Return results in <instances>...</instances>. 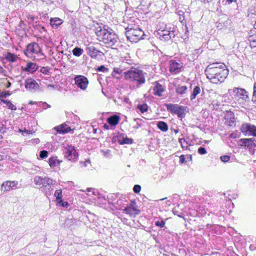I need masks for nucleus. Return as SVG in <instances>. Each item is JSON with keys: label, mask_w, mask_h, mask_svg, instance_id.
I'll return each instance as SVG.
<instances>
[{"label": "nucleus", "mask_w": 256, "mask_h": 256, "mask_svg": "<svg viewBox=\"0 0 256 256\" xmlns=\"http://www.w3.org/2000/svg\"><path fill=\"white\" fill-rule=\"evenodd\" d=\"M252 101L254 103L256 104V82L254 83V92L252 98Z\"/></svg>", "instance_id": "40"}, {"label": "nucleus", "mask_w": 256, "mask_h": 256, "mask_svg": "<svg viewBox=\"0 0 256 256\" xmlns=\"http://www.w3.org/2000/svg\"><path fill=\"white\" fill-rule=\"evenodd\" d=\"M207 78L213 84L222 82L228 76V70L223 63H213L210 64L205 70Z\"/></svg>", "instance_id": "1"}, {"label": "nucleus", "mask_w": 256, "mask_h": 256, "mask_svg": "<svg viewBox=\"0 0 256 256\" xmlns=\"http://www.w3.org/2000/svg\"><path fill=\"white\" fill-rule=\"evenodd\" d=\"M38 68V66L36 65V64L33 63L32 62H29L27 63L26 67H22V70L24 71L32 72L37 70Z\"/></svg>", "instance_id": "19"}, {"label": "nucleus", "mask_w": 256, "mask_h": 256, "mask_svg": "<svg viewBox=\"0 0 256 256\" xmlns=\"http://www.w3.org/2000/svg\"><path fill=\"white\" fill-rule=\"evenodd\" d=\"M186 106H180L178 108L177 110L176 114L179 118H182L186 116Z\"/></svg>", "instance_id": "22"}, {"label": "nucleus", "mask_w": 256, "mask_h": 256, "mask_svg": "<svg viewBox=\"0 0 256 256\" xmlns=\"http://www.w3.org/2000/svg\"><path fill=\"white\" fill-rule=\"evenodd\" d=\"M10 95L9 91H4L1 92L0 97L6 98L8 96Z\"/></svg>", "instance_id": "52"}, {"label": "nucleus", "mask_w": 256, "mask_h": 256, "mask_svg": "<svg viewBox=\"0 0 256 256\" xmlns=\"http://www.w3.org/2000/svg\"><path fill=\"white\" fill-rule=\"evenodd\" d=\"M201 92L200 88L198 85L196 86L190 96V100H194L196 97V96L200 94Z\"/></svg>", "instance_id": "23"}, {"label": "nucleus", "mask_w": 256, "mask_h": 256, "mask_svg": "<svg viewBox=\"0 0 256 256\" xmlns=\"http://www.w3.org/2000/svg\"><path fill=\"white\" fill-rule=\"evenodd\" d=\"M221 160L224 162H228L230 160V156L227 155L221 156L220 158Z\"/></svg>", "instance_id": "48"}, {"label": "nucleus", "mask_w": 256, "mask_h": 256, "mask_svg": "<svg viewBox=\"0 0 256 256\" xmlns=\"http://www.w3.org/2000/svg\"><path fill=\"white\" fill-rule=\"evenodd\" d=\"M120 120V118L118 116L113 115L108 118L107 122L111 126H116L118 124Z\"/></svg>", "instance_id": "20"}, {"label": "nucleus", "mask_w": 256, "mask_h": 256, "mask_svg": "<svg viewBox=\"0 0 256 256\" xmlns=\"http://www.w3.org/2000/svg\"><path fill=\"white\" fill-rule=\"evenodd\" d=\"M141 190V186L140 185L138 184H135L133 188V190L134 192L138 194L140 192Z\"/></svg>", "instance_id": "45"}, {"label": "nucleus", "mask_w": 256, "mask_h": 256, "mask_svg": "<svg viewBox=\"0 0 256 256\" xmlns=\"http://www.w3.org/2000/svg\"><path fill=\"white\" fill-rule=\"evenodd\" d=\"M172 212L174 215H176L179 217H182V216L178 214V211L176 210H174Z\"/></svg>", "instance_id": "63"}, {"label": "nucleus", "mask_w": 256, "mask_h": 256, "mask_svg": "<svg viewBox=\"0 0 256 256\" xmlns=\"http://www.w3.org/2000/svg\"><path fill=\"white\" fill-rule=\"evenodd\" d=\"M49 186V188H48V190H46V194H47V195H51L53 189L52 188H51V186Z\"/></svg>", "instance_id": "55"}, {"label": "nucleus", "mask_w": 256, "mask_h": 256, "mask_svg": "<svg viewBox=\"0 0 256 256\" xmlns=\"http://www.w3.org/2000/svg\"><path fill=\"white\" fill-rule=\"evenodd\" d=\"M124 210L126 214H132L134 212L135 214H138L140 210L137 209L136 200H132L130 203L126 206Z\"/></svg>", "instance_id": "14"}, {"label": "nucleus", "mask_w": 256, "mask_h": 256, "mask_svg": "<svg viewBox=\"0 0 256 256\" xmlns=\"http://www.w3.org/2000/svg\"><path fill=\"white\" fill-rule=\"evenodd\" d=\"M11 85H12L11 82H9L8 80H7V83L6 84V88H9L10 87Z\"/></svg>", "instance_id": "64"}, {"label": "nucleus", "mask_w": 256, "mask_h": 256, "mask_svg": "<svg viewBox=\"0 0 256 256\" xmlns=\"http://www.w3.org/2000/svg\"><path fill=\"white\" fill-rule=\"evenodd\" d=\"M126 64H128L130 65H131L132 64V60H126V62H123L122 64L124 65Z\"/></svg>", "instance_id": "61"}, {"label": "nucleus", "mask_w": 256, "mask_h": 256, "mask_svg": "<svg viewBox=\"0 0 256 256\" xmlns=\"http://www.w3.org/2000/svg\"><path fill=\"white\" fill-rule=\"evenodd\" d=\"M84 52V50L78 47L74 48L72 50V54L76 56H80Z\"/></svg>", "instance_id": "32"}, {"label": "nucleus", "mask_w": 256, "mask_h": 256, "mask_svg": "<svg viewBox=\"0 0 256 256\" xmlns=\"http://www.w3.org/2000/svg\"><path fill=\"white\" fill-rule=\"evenodd\" d=\"M169 30H159L158 32V35L159 36V38L161 40L166 41L168 34Z\"/></svg>", "instance_id": "25"}, {"label": "nucleus", "mask_w": 256, "mask_h": 256, "mask_svg": "<svg viewBox=\"0 0 256 256\" xmlns=\"http://www.w3.org/2000/svg\"><path fill=\"white\" fill-rule=\"evenodd\" d=\"M64 154L65 158L72 162L78 160V154L76 152L74 147L72 145H67L63 146Z\"/></svg>", "instance_id": "7"}, {"label": "nucleus", "mask_w": 256, "mask_h": 256, "mask_svg": "<svg viewBox=\"0 0 256 256\" xmlns=\"http://www.w3.org/2000/svg\"><path fill=\"white\" fill-rule=\"evenodd\" d=\"M124 78L127 80L136 82L138 85H142L145 82L146 73L142 70L134 68L132 66L130 69L124 72Z\"/></svg>", "instance_id": "2"}, {"label": "nucleus", "mask_w": 256, "mask_h": 256, "mask_svg": "<svg viewBox=\"0 0 256 256\" xmlns=\"http://www.w3.org/2000/svg\"><path fill=\"white\" fill-rule=\"evenodd\" d=\"M238 143L242 146L250 147L252 146L248 138H241L238 140Z\"/></svg>", "instance_id": "31"}, {"label": "nucleus", "mask_w": 256, "mask_h": 256, "mask_svg": "<svg viewBox=\"0 0 256 256\" xmlns=\"http://www.w3.org/2000/svg\"><path fill=\"white\" fill-rule=\"evenodd\" d=\"M62 24V20L59 18H52L50 20V24L52 26L54 27H57L60 26Z\"/></svg>", "instance_id": "28"}, {"label": "nucleus", "mask_w": 256, "mask_h": 256, "mask_svg": "<svg viewBox=\"0 0 256 256\" xmlns=\"http://www.w3.org/2000/svg\"><path fill=\"white\" fill-rule=\"evenodd\" d=\"M76 222V220L72 218H68L64 223V226L70 227Z\"/></svg>", "instance_id": "35"}, {"label": "nucleus", "mask_w": 256, "mask_h": 256, "mask_svg": "<svg viewBox=\"0 0 256 256\" xmlns=\"http://www.w3.org/2000/svg\"><path fill=\"white\" fill-rule=\"evenodd\" d=\"M39 168L36 166H32V168H28L27 172L30 174L36 173Z\"/></svg>", "instance_id": "38"}, {"label": "nucleus", "mask_w": 256, "mask_h": 256, "mask_svg": "<svg viewBox=\"0 0 256 256\" xmlns=\"http://www.w3.org/2000/svg\"><path fill=\"white\" fill-rule=\"evenodd\" d=\"M34 182L36 185L38 186L44 190H46L48 186L54 185L56 184V181L47 176L42 178L37 176L34 178Z\"/></svg>", "instance_id": "6"}, {"label": "nucleus", "mask_w": 256, "mask_h": 256, "mask_svg": "<svg viewBox=\"0 0 256 256\" xmlns=\"http://www.w3.org/2000/svg\"><path fill=\"white\" fill-rule=\"evenodd\" d=\"M188 87L186 86H182L178 84L176 87V93L182 97H184L187 93Z\"/></svg>", "instance_id": "18"}, {"label": "nucleus", "mask_w": 256, "mask_h": 256, "mask_svg": "<svg viewBox=\"0 0 256 256\" xmlns=\"http://www.w3.org/2000/svg\"><path fill=\"white\" fill-rule=\"evenodd\" d=\"M178 14L179 15V20L181 22H183L184 20V12L182 10H179L178 12Z\"/></svg>", "instance_id": "43"}, {"label": "nucleus", "mask_w": 256, "mask_h": 256, "mask_svg": "<svg viewBox=\"0 0 256 256\" xmlns=\"http://www.w3.org/2000/svg\"><path fill=\"white\" fill-rule=\"evenodd\" d=\"M58 204L64 208H67L68 206V203L67 202L64 201L62 199L58 201Z\"/></svg>", "instance_id": "44"}, {"label": "nucleus", "mask_w": 256, "mask_h": 256, "mask_svg": "<svg viewBox=\"0 0 256 256\" xmlns=\"http://www.w3.org/2000/svg\"><path fill=\"white\" fill-rule=\"evenodd\" d=\"M75 84L78 87L82 90H85L88 84V80L87 78L84 76L78 75L74 78Z\"/></svg>", "instance_id": "10"}, {"label": "nucleus", "mask_w": 256, "mask_h": 256, "mask_svg": "<svg viewBox=\"0 0 256 256\" xmlns=\"http://www.w3.org/2000/svg\"><path fill=\"white\" fill-rule=\"evenodd\" d=\"M98 72H108V68H106L104 66L102 65L97 68Z\"/></svg>", "instance_id": "46"}, {"label": "nucleus", "mask_w": 256, "mask_h": 256, "mask_svg": "<svg viewBox=\"0 0 256 256\" xmlns=\"http://www.w3.org/2000/svg\"><path fill=\"white\" fill-rule=\"evenodd\" d=\"M49 164L51 168H54L58 164H60V162L56 158L52 157L49 158Z\"/></svg>", "instance_id": "29"}, {"label": "nucleus", "mask_w": 256, "mask_h": 256, "mask_svg": "<svg viewBox=\"0 0 256 256\" xmlns=\"http://www.w3.org/2000/svg\"><path fill=\"white\" fill-rule=\"evenodd\" d=\"M232 92L239 99H242L244 101H248L249 100L248 93L244 88H234Z\"/></svg>", "instance_id": "9"}, {"label": "nucleus", "mask_w": 256, "mask_h": 256, "mask_svg": "<svg viewBox=\"0 0 256 256\" xmlns=\"http://www.w3.org/2000/svg\"><path fill=\"white\" fill-rule=\"evenodd\" d=\"M158 128L162 132H166L168 129V124L163 121H159L157 123Z\"/></svg>", "instance_id": "24"}, {"label": "nucleus", "mask_w": 256, "mask_h": 256, "mask_svg": "<svg viewBox=\"0 0 256 256\" xmlns=\"http://www.w3.org/2000/svg\"><path fill=\"white\" fill-rule=\"evenodd\" d=\"M256 10L254 8H250L248 10V16H252V14H256Z\"/></svg>", "instance_id": "53"}, {"label": "nucleus", "mask_w": 256, "mask_h": 256, "mask_svg": "<svg viewBox=\"0 0 256 256\" xmlns=\"http://www.w3.org/2000/svg\"><path fill=\"white\" fill-rule=\"evenodd\" d=\"M198 152L200 154H206L207 152L204 147L200 146L198 148Z\"/></svg>", "instance_id": "47"}, {"label": "nucleus", "mask_w": 256, "mask_h": 256, "mask_svg": "<svg viewBox=\"0 0 256 256\" xmlns=\"http://www.w3.org/2000/svg\"><path fill=\"white\" fill-rule=\"evenodd\" d=\"M240 130L245 136H256V126L253 124L248 123L244 124L241 126Z\"/></svg>", "instance_id": "8"}, {"label": "nucleus", "mask_w": 256, "mask_h": 256, "mask_svg": "<svg viewBox=\"0 0 256 256\" xmlns=\"http://www.w3.org/2000/svg\"><path fill=\"white\" fill-rule=\"evenodd\" d=\"M54 196L56 198V200H60L62 199V190L61 189L56 190Z\"/></svg>", "instance_id": "36"}, {"label": "nucleus", "mask_w": 256, "mask_h": 256, "mask_svg": "<svg viewBox=\"0 0 256 256\" xmlns=\"http://www.w3.org/2000/svg\"><path fill=\"white\" fill-rule=\"evenodd\" d=\"M137 108L142 112L144 113L147 112L148 106L146 104H139L137 106Z\"/></svg>", "instance_id": "34"}, {"label": "nucleus", "mask_w": 256, "mask_h": 256, "mask_svg": "<svg viewBox=\"0 0 256 256\" xmlns=\"http://www.w3.org/2000/svg\"><path fill=\"white\" fill-rule=\"evenodd\" d=\"M178 142L181 144L182 148H184V144L186 142V140L183 138H181L178 139Z\"/></svg>", "instance_id": "58"}, {"label": "nucleus", "mask_w": 256, "mask_h": 256, "mask_svg": "<svg viewBox=\"0 0 256 256\" xmlns=\"http://www.w3.org/2000/svg\"><path fill=\"white\" fill-rule=\"evenodd\" d=\"M25 88L30 91H32L39 88L38 84L32 78H27L25 80Z\"/></svg>", "instance_id": "15"}, {"label": "nucleus", "mask_w": 256, "mask_h": 256, "mask_svg": "<svg viewBox=\"0 0 256 256\" xmlns=\"http://www.w3.org/2000/svg\"><path fill=\"white\" fill-rule=\"evenodd\" d=\"M18 182L17 181H6L2 183L1 186L2 190L6 192L17 188Z\"/></svg>", "instance_id": "13"}, {"label": "nucleus", "mask_w": 256, "mask_h": 256, "mask_svg": "<svg viewBox=\"0 0 256 256\" xmlns=\"http://www.w3.org/2000/svg\"><path fill=\"white\" fill-rule=\"evenodd\" d=\"M166 41L171 39L172 38H174L175 36V31L172 30V31L168 32V34Z\"/></svg>", "instance_id": "42"}, {"label": "nucleus", "mask_w": 256, "mask_h": 256, "mask_svg": "<svg viewBox=\"0 0 256 256\" xmlns=\"http://www.w3.org/2000/svg\"><path fill=\"white\" fill-rule=\"evenodd\" d=\"M48 152L46 150H42L40 152V157L42 159H44L48 157Z\"/></svg>", "instance_id": "39"}, {"label": "nucleus", "mask_w": 256, "mask_h": 256, "mask_svg": "<svg viewBox=\"0 0 256 256\" xmlns=\"http://www.w3.org/2000/svg\"><path fill=\"white\" fill-rule=\"evenodd\" d=\"M248 142L251 144V146H252V144L254 145V144H255L254 142L256 141V140L254 138H248Z\"/></svg>", "instance_id": "60"}, {"label": "nucleus", "mask_w": 256, "mask_h": 256, "mask_svg": "<svg viewBox=\"0 0 256 256\" xmlns=\"http://www.w3.org/2000/svg\"><path fill=\"white\" fill-rule=\"evenodd\" d=\"M43 2L46 4H50L53 3L54 0H42Z\"/></svg>", "instance_id": "57"}, {"label": "nucleus", "mask_w": 256, "mask_h": 256, "mask_svg": "<svg viewBox=\"0 0 256 256\" xmlns=\"http://www.w3.org/2000/svg\"><path fill=\"white\" fill-rule=\"evenodd\" d=\"M248 40L252 48H256V34L249 36Z\"/></svg>", "instance_id": "30"}, {"label": "nucleus", "mask_w": 256, "mask_h": 256, "mask_svg": "<svg viewBox=\"0 0 256 256\" xmlns=\"http://www.w3.org/2000/svg\"><path fill=\"white\" fill-rule=\"evenodd\" d=\"M155 225L160 228H163L165 225V222L162 220H161L156 221L155 222Z\"/></svg>", "instance_id": "41"}, {"label": "nucleus", "mask_w": 256, "mask_h": 256, "mask_svg": "<svg viewBox=\"0 0 256 256\" xmlns=\"http://www.w3.org/2000/svg\"><path fill=\"white\" fill-rule=\"evenodd\" d=\"M134 122H136V125L134 126V129H138L142 126V120L140 118H135L134 120Z\"/></svg>", "instance_id": "37"}, {"label": "nucleus", "mask_w": 256, "mask_h": 256, "mask_svg": "<svg viewBox=\"0 0 256 256\" xmlns=\"http://www.w3.org/2000/svg\"><path fill=\"white\" fill-rule=\"evenodd\" d=\"M25 26H26V24L24 22L22 21H20L19 24H18V26L22 29V30H24L25 28Z\"/></svg>", "instance_id": "56"}, {"label": "nucleus", "mask_w": 256, "mask_h": 256, "mask_svg": "<svg viewBox=\"0 0 256 256\" xmlns=\"http://www.w3.org/2000/svg\"><path fill=\"white\" fill-rule=\"evenodd\" d=\"M17 58L18 56L11 52H7L5 55V59L12 62H16Z\"/></svg>", "instance_id": "26"}, {"label": "nucleus", "mask_w": 256, "mask_h": 256, "mask_svg": "<svg viewBox=\"0 0 256 256\" xmlns=\"http://www.w3.org/2000/svg\"><path fill=\"white\" fill-rule=\"evenodd\" d=\"M97 36L101 38L102 42L109 46H116L118 43V38L114 32H110L106 29L102 30L96 32Z\"/></svg>", "instance_id": "4"}, {"label": "nucleus", "mask_w": 256, "mask_h": 256, "mask_svg": "<svg viewBox=\"0 0 256 256\" xmlns=\"http://www.w3.org/2000/svg\"><path fill=\"white\" fill-rule=\"evenodd\" d=\"M125 30L127 39L132 42H137L140 40H144L146 36L144 32L139 28H134L128 25Z\"/></svg>", "instance_id": "3"}, {"label": "nucleus", "mask_w": 256, "mask_h": 256, "mask_svg": "<svg viewBox=\"0 0 256 256\" xmlns=\"http://www.w3.org/2000/svg\"><path fill=\"white\" fill-rule=\"evenodd\" d=\"M118 142L120 144H132L133 142V140L128 137L124 138L123 136L122 139L120 138L118 140Z\"/></svg>", "instance_id": "27"}, {"label": "nucleus", "mask_w": 256, "mask_h": 256, "mask_svg": "<svg viewBox=\"0 0 256 256\" xmlns=\"http://www.w3.org/2000/svg\"><path fill=\"white\" fill-rule=\"evenodd\" d=\"M154 94L158 96H162V93L164 91V88L158 82H155L154 86L153 88Z\"/></svg>", "instance_id": "17"}, {"label": "nucleus", "mask_w": 256, "mask_h": 256, "mask_svg": "<svg viewBox=\"0 0 256 256\" xmlns=\"http://www.w3.org/2000/svg\"><path fill=\"white\" fill-rule=\"evenodd\" d=\"M234 122L235 118L234 116H232V114H231V116H230L228 120V125L232 126Z\"/></svg>", "instance_id": "49"}, {"label": "nucleus", "mask_w": 256, "mask_h": 256, "mask_svg": "<svg viewBox=\"0 0 256 256\" xmlns=\"http://www.w3.org/2000/svg\"><path fill=\"white\" fill-rule=\"evenodd\" d=\"M110 150H101V152L102 153L104 156L106 157H109L110 156Z\"/></svg>", "instance_id": "50"}, {"label": "nucleus", "mask_w": 256, "mask_h": 256, "mask_svg": "<svg viewBox=\"0 0 256 256\" xmlns=\"http://www.w3.org/2000/svg\"><path fill=\"white\" fill-rule=\"evenodd\" d=\"M224 26H226L224 24H222V23H220V22H218V23L217 27L218 28H219L220 29H222Z\"/></svg>", "instance_id": "59"}, {"label": "nucleus", "mask_w": 256, "mask_h": 256, "mask_svg": "<svg viewBox=\"0 0 256 256\" xmlns=\"http://www.w3.org/2000/svg\"><path fill=\"white\" fill-rule=\"evenodd\" d=\"M165 106L167 110L172 114H176L177 110L178 108L180 106L177 104H165Z\"/></svg>", "instance_id": "21"}, {"label": "nucleus", "mask_w": 256, "mask_h": 256, "mask_svg": "<svg viewBox=\"0 0 256 256\" xmlns=\"http://www.w3.org/2000/svg\"><path fill=\"white\" fill-rule=\"evenodd\" d=\"M24 54L28 57L32 58L33 54H36L40 57L39 59H42L44 58V55L42 52L38 44L36 42L29 44L26 50H24Z\"/></svg>", "instance_id": "5"}, {"label": "nucleus", "mask_w": 256, "mask_h": 256, "mask_svg": "<svg viewBox=\"0 0 256 256\" xmlns=\"http://www.w3.org/2000/svg\"><path fill=\"white\" fill-rule=\"evenodd\" d=\"M40 72L42 74H46L49 72V70L47 67L44 66L40 68Z\"/></svg>", "instance_id": "51"}, {"label": "nucleus", "mask_w": 256, "mask_h": 256, "mask_svg": "<svg viewBox=\"0 0 256 256\" xmlns=\"http://www.w3.org/2000/svg\"><path fill=\"white\" fill-rule=\"evenodd\" d=\"M1 102L4 104H6L8 108L12 110H16V107L13 104L10 100H1Z\"/></svg>", "instance_id": "33"}, {"label": "nucleus", "mask_w": 256, "mask_h": 256, "mask_svg": "<svg viewBox=\"0 0 256 256\" xmlns=\"http://www.w3.org/2000/svg\"><path fill=\"white\" fill-rule=\"evenodd\" d=\"M86 54L92 58H96L98 55L102 53V52L98 50L92 44H88L86 48Z\"/></svg>", "instance_id": "12"}, {"label": "nucleus", "mask_w": 256, "mask_h": 256, "mask_svg": "<svg viewBox=\"0 0 256 256\" xmlns=\"http://www.w3.org/2000/svg\"><path fill=\"white\" fill-rule=\"evenodd\" d=\"M170 63V71L171 73L177 74L181 72L182 68V63L178 62L174 60H171Z\"/></svg>", "instance_id": "11"}, {"label": "nucleus", "mask_w": 256, "mask_h": 256, "mask_svg": "<svg viewBox=\"0 0 256 256\" xmlns=\"http://www.w3.org/2000/svg\"><path fill=\"white\" fill-rule=\"evenodd\" d=\"M186 162V160L185 156L183 155V154L181 155L180 156V162L181 164H184V163H185Z\"/></svg>", "instance_id": "54"}, {"label": "nucleus", "mask_w": 256, "mask_h": 256, "mask_svg": "<svg viewBox=\"0 0 256 256\" xmlns=\"http://www.w3.org/2000/svg\"><path fill=\"white\" fill-rule=\"evenodd\" d=\"M54 129L59 134H64L72 130L70 127L68 126L66 123L56 126Z\"/></svg>", "instance_id": "16"}, {"label": "nucleus", "mask_w": 256, "mask_h": 256, "mask_svg": "<svg viewBox=\"0 0 256 256\" xmlns=\"http://www.w3.org/2000/svg\"><path fill=\"white\" fill-rule=\"evenodd\" d=\"M122 72V70H120L118 68H114V72L116 74H120Z\"/></svg>", "instance_id": "62"}]
</instances>
